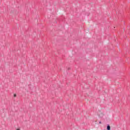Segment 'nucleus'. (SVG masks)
<instances>
[{
  "mask_svg": "<svg viewBox=\"0 0 130 130\" xmlns=\"http://www.w3.org/2000/svg\"><path fill=\"white\" fill-rule=\"evenodd\" d=\"M99 115H100V117H102V116H103V115H104V114H103V113H101Z\"/></svg>",
  "mask_w": 130,
  "mask_h": 130,
  "instance_id": "nucleus-1",
  "label": "nucleus"
},
{
  "mask_svg": "<svg viewBox=\"0 0 130 130\" xmlns=\"http://www.w3.org/2000/svg\"><path fill=\"white\" fill-rule=\"evenodd\" d=\"M107 129L110 130V125L107 126Z\"/></svg>",
  "mask_w": 130,
  "mask_h": 130,
  "instance_id": "nucleus-2",
  "label": "nucleus"
},
{
  "mask_svg": "<svg viewBox=\"0 0 130 130\" xmlns=\"http://www.w3.org/2000/svg\"><path fill=\"white\" fill-rule=\"evenodd\" d=\"M14 97H17V94H14Z\"/></svg>",
  "mask_w": 130,
  "mask_h": 130,
  "instance_id": "nucleus-3",
  "label": "nucleus"
},
{
  "mask_svg": "<svg viewBox=\"0 0 130 130\" xmlns=\"http://www.w3.org/2000/svg\"><path fill=\"white\" fill-rule=\"evenodd\" d=\"M100 123H101V122H100Z\"/></svg>",
  "mask_w": 130,
  "mask_h": 130,
  "instance_id": "nucleus-4",
  "label": "nucleus"
},
{
  "mask_svg": "<svg viewBox=\"0 0 130 130\" xmlns=\"http://www.w3.org/2000/svg\"><path fill=\"white\" fill-rule=\"evenodd\" d=\"M17 130H19V129H17Z\"/></svg>",
  "mask_w": 130,
  "mask_h": 130,
  "instance_id": "nucleus-5",
  "label": "nucleus"
}]
</instances>
